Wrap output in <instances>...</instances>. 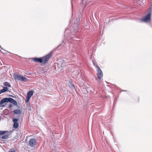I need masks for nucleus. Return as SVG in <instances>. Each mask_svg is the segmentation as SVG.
<instances>
[{
  "mask_svg": "<svg viewBox=\"0 0 152 152\" xmlns=\"http://www.w3.org/2000/svg\"><path fill=\"white\" fill-rule=\"evenodd\" d=\"M7 90L8 88L7 87H5L3 88V89L1 90V91L2 93H4L7 91Z\"/></svg>",
  "mask_w": 152,
  "mask_h": 152,
  "instance_id": "2eb2a0df",
  "label": "nucleus"
},
{
  "mask_svg": "<svg viewBox=\"0 0 152 152\" xmlns=\"http://www.w3.org/2000/svg\"><path fill=\"white\" fill-rule=\"evenodd\" d=\"M65 60L63 59L60 60L58 65L59 70H61L63 69V67L65 65Z\"/></svg>",
  "mask_w": 152,
  "mask_h": 152,
  "instance_id": "20e7f679",
  "label": "nucleus"
},
{
  "mask_svg": "<svg viewBox=\"0 0 152 152\" xmlns=\"http://www.w3.org/2000/svg\"><path fill=\"white\" fill-rule=\"evenodd\" d=\"M4 84L5 86H8L9 87H10L11 86L10 83L7 82H4Z\"/></svg>",
  "mask_w": 152,
  "mask_h": 152,
  "instance_id": "4468645a",
  "label": "nucleus"
},
{
  "mask_svg": "<svg viewBox=\"0 0 152 152\" xmlns=\"http://www.w3.org/2000/svg\"><path fill=\"white\" fill-rule=\"evenodd\" d=\"M9 137L8 135H5L1 137V138L3 139H7Z\"/></svg>",
  "mask_w": 152,
  "mask_h": 152,
  "instance_id": "dca6fc26",
  "label": "nucleus"
},
{
  "mask_svg": "<svg viewBox=\"0 0 152 152\" xmlns=\"http://www.w3.org/2000/svg\"><path fill=\"white\" fill-rule=\"evenodd\" d=\"M8 152H16V151L15 148H11L9 150Z\"/></svg>",
  "mask_w": 152,
  "mask_h": 152,
  "instance_id": "a211bd4d",
  "label": "nucleus"
},
{
  "mask_svg": "<svg viewBox=\"0 0 152 152\" xmlns=\"http://www.w3.org/2000/svg\"><path fill=\"white\" fill-rule=\"evenodd\" d=\"M18 119L17 118H14L13 119V122L14 123L13 127L17 128L18 126V124L17 123Z\"/></svg>",
  "mask_w": 152,
  "mask_h": 152,
  "instance_id": "6e6552de",
  "label": "nucleus"
},
{
  "mask_svg": "<svg viewBox=\"0 0 152 152\" xmlns=\"http://www.w3.org/2000/svg\"><path fill=\"white\" fill-rule=\"evenodd\" d=\"M8 131H0V137L1 136V135H3L4 134H5L6 133H8Z\"/></svg>",
  "mask_w": 152,
  "mask_h": 152,
  "instance_id": "f8f14e48",
  "label": "nucleus"
},
{
  "mask_svg": "<svg viewBox=\"0 0 152 152\" xmlns=\"http://www.w3.org/2000/svg\"><path fill=\"white\" fill-rule=\"evenodd\" d=\"M88 0H82L81 4L82 8H84L86 7L88 3Z\"/></svg>",
  "mask_w": 152,
  "mask_h": 152,
  "instance_id": "1a4fd4ad",
  "label": "nucleus"
},
{
  "mask_svg": "<svg viewBox=\"0 0 152 152\" xmlns=\"http://www.w3.org/2000/svg\"><path fill=\"white\" fill-rule=\"evenodd\" d=\"M12 104H10V105H9V108H11V107H12Z\"/></svg>",
  "mask_w": 152,
  "mask_h": 152,
  "instance_id": "aec40b11",
  "label": "nucleus"
},
{
  "mask_svg": "<svg viewBox=\"0 0 152 152\" xmlns=\"http://www.w3.org/2000/svg\"><path fill=\"white\" fill-rule=\"evenodd\" d=\"M37 141L34 139H31L29 141L28 145L32 147H34L36 144Z\"/></svg>",
  "mask_w": 152,
  "mask_h": 152,
  "instance_id": "0eeeda50",
  "label": "nucleus"
},
{
  "mask_svg": "<svg viewBox=\"0 0 152 152\" xmlns=\"http://www.w3.org/2000/svg\"><path fill=\"white\" fill-rule=\"evenodd\" d=\"M14 79L17 81H20L23 82H26L28 80L27 78L20 74H14L13 75Z\"/></svg>",
  "mask_w": 152,
  "mask_h": 152,
  "instance_id": "f257e3e1",
  "label": "nucleus"
},
{
  "mask_svg": "<svg viewBox=\"0 0 152 152\" xmlns=\"http://www.w3.org/2000/svg\"><path fill=\"white\" fill-rule=\"evenodd\" d=\"M137 4H138L141 5L144 4V3L143 2H142L139 0L137 1Z\"/></svg>",
  "mask_w": 152,
  "mask_h": 152,
  "instance_id": "f3484780",
  "label": "nucleus"
},
{
  "mask_svg": "<svg viewBox=\"0 0 152 152\" xmlns=\"http://www.w3.org/2000/svg\"><path fill=\"white\" fill-rule=\"evenodd\" d=\"M31 97H29V96H27L26 98V102H28L29 100L30 99Z\"/></svg>",
  "mask_w": 152,
  "mask_h": 152,
  "instance_id": "6ab92c4d",
  "label": "nucleus"
},
{
  "mask_svg": "<svg viewBox=\"0 0 152 152\" xmlns=\"http://www.w3.org/2000/svg\"><path fill=\"white\" fill-rule=\"evenodd\" d=\"M151 12H149L147 15L144 17L142 19V21L146 22L151 20Z\"/></svg>",
  "mask_w": 152,
  "mask_h": 152,
  "instance_id": "39448f33",
  "label": "nucleus"
},
{
  "mask_svg": "<svg viewBox=\"0 0 152 152\" xmlns=\"http://www.w3.org/2000/svg\"><path fill=\"white\" fill-rule=\"evenodd\" d=\"M33 60L34 61L40 63L42 62V59L41 58H33Z\"/></svg>",
  "mask_w": 152,
  "mask_h": 152,
  "instance_id": "9d476101",
  "label": "nucleus"
},
{
  "mask_svg": "<svg viewBox=\"0 0 152 152\" xmlns=\"http://www.w3.org/2000/svg\"><path fill=\"white\" fill-rule=\"evenodd\" d=\"M96 80H97V78H96Z\"/></svg>",
  "mask_w": 152,
  "mask_h": 152,
  "instance_id": "393cba45",
  "label": "nucleus"
},
{
  "mask_svg": "<svg viewBox=\"0 0 152 152\" xmlns=\"http://www.w3.org/2000/svg\"><path fill=\"white\" fill-rule=\"evenodd\" d=\"M8 102H10L11 103H12L15 106L18 105L16 101L11 98H6L3 99L0 102V105L2 106H3L1 105L2 104L4 103Z\"/></svg>",
  "mask_w": 152,
  "mask_h": 152,
  "instance_id": "f03ea898",
  "label": "nucleus"
},
{
  "mask_svg": "<svg viewBox=\"0 0 152 152\" xmlns=\"http://www.w3.org/2000/svg\"><path fill=\"white\" fill-rule=\"evenodd\" d=\"M2 93V92L1 91V90L0 91V94Z\"/></svg>",
  "mask_w": 152,
  "mask_h": 152,
  "instance_id": "5701e85b",
  "label": "nucleus"
},
{
  "mask_svg": "<svg viewBox=\"0 0 152 152\" xmlns=\"http://www.w3.org/2000/svg\"><path fill=\"white\" fill-rule=\"evenodd\" d=\"M33 94V92L32 91H29L27 93V96H29V97H31Z\"/></svg>",
  "mask_w": 152,
  "mask_h": 152,
  "instance_id": "ddd939ff",
  "label": "nucleus"
},
{
  "mask_svg": "<svg viewBox=\"0 0 152 152\" xmlns=\"http://www.w3.org/2000/svg\"><path fill=\"white\" fill-rule=\"evenodd\" d=\"M93 64L97 68L98 72L97 75L98 76V79H100L103 76L102 71L97 64H94V62Z\"/></svg>",
  "mask_w": 152,
  "mask_h": 152,
  "instance_id": "7ed1b4c3",
  "label": "nucleus"
},
{
  "mask_svg": "<svg viewBox=\"0 0 152 152\" xmlns=\"http://www.w3.org/2000/svg\"><path fill=\"white\" fill-rule=\"evenodd\" d=\"M52 52H51L46 56L42 58V62H43V63H45L50 58L51 56L52 55Z\"/></svg>",
  "mask_w": 152,
  "mask_h": 152,
  "instance_id": "423d86ee",
  "label": "nucleus"
},
{
  "mask_svg": "<svg viewBox=\"0 0 152 152\" xmlns=\"http://www.w3.org/2000/svg\"><path fill=\"white\" fill-rule=\"evenodd\" d=\"M149 10H150V12H151V11L152 10V7H150V8H149Z\"/></svg>",
  "mask_w": 152,
  "mask_h": 152,
  "instance_id": "412c9836",
  "label": "nucleus"
},
{
  "mask_svg": "<svg viewBox=\"0 0 152 152\" xmlns=\"http://www.w3.org/2000/svg\"><path fill=\"white\" fill-rule=\"evenodd\" d=\"M73 88H74V86H73Z\"/></svg>",
  "mask_w": 152,
  "mask_h": 152,
  "instance_id": "b1692460",
  "label": "nucleus"
},
{
  "mask_svg": "<svg viewBox=\"0 0 152 152\" xmlns=\"http://www.w3.org/2000/svg\"><path fill=\"white\" fill-rule=\"evenodd\" d=\"M77 30H78V29H77L76 30H75V31H74V32H77Z\"/></svg>",
  "mask_w": 152,
  "mask_h": 152,
  "instance_id": "4be33fe9",
  "label": "nucleus"
},
{
  "mask_svg": "<svg viewBox=\"0 0 152 152\" xmlns=\"http://www.w3.org/2000/svg\"><path fill=\"white\" fill-rule=\"evenodd\" d=\"M13 113L15 114H20L21 113V112L20 110L16 109L14 110Z\"/></svg>",
  "mask_w": 152,
  "mask_h": 152,
  "instance_id": "9b49d317",
  "label": "nucleus"
}]
</instances>
